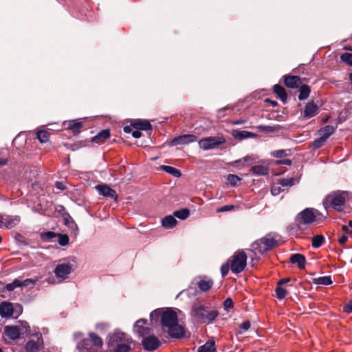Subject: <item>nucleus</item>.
I'll return each instance as SVG.
<instances>
[{"label": "nucleus", "instance_id": "nucleus-12", "mask_svg": "<svg viewBox=\"0 0 352 352\" xmlns=\"http://www.w3.org/2000/svg\"><path fill=\"white\" fill-rule=\"evenodd\" d=\"M111 137V131L109 129L100 131L96 135L92 137L90 140H85L79 142L80 146H87V142H91L98 145L103 144Z\"/></svg>", "mask_w": 352, "mask_h": 352}, {"label": "nucleus", "instance_id": "nucleus-8", "mask_svg": "<svg viewBox=\"0 0 352 352\" xmlns=\"http://www.w3.org/2000/svg\"><path fill=\"white\" fill-rule=\"evenodd\" d=\"M278 246V241L272 236L271 234H267L265 236L258 239L252 244L253 248L261 254H263Z\"/></svg>", "mask_w": 352, "mask_h": 352}, {"label": "nucleus", "instance_id": "nucleus-57", "mask_svg": "<svg viewBox=\"0 0 352 352\" xmlns=\"http://www.w3.org/2000/svg\"><path fill=\"white\" fill-rule=\"evenodd\" d=\"M258 128L260 131L265 132H273L276 129V127L272 126H259Z\"/></svg>", "mask_w": 352, "mask_h": 352}, {"label": "nucleus", "instance_id": "nucleus-14", "mask_svg": "<svg viewBox=\"0 0 352 352\" xmlns=\"http://www.w3.org/2000/svg\"><path fill=\"white\" fill-rule=\"evenodd\" d=\"M73 271V265L70 263H61L56 265L54 272L57 278L65 280Z\"/></svg>", "mask_w": 352, "mask_h": 352}, {"label": "nucleus", "instance_id": "nucleus-58", "mask_svg": "<svg viewBox=\"0 0 352 352\" xmlns=\"http://www.w3.org/2000/svg\"><path fill=\"white\" fill-rule=\"evenodd\" d=\"M234 208V206L233 205H226V206L221 207L220 208H218L217 210V211L218 212H223L230 211V210H232Z\"/></svg>", "mask_w": 352, "mask_h": 352}, {"label": "nucleus", "instance_id": "nucleus-6", "mask_svg": "<svg viewBox=\"0 0 352 352\" xmlns=\"http://www.w3.org/2000/svg\"><path fill=\"white\" fill-rule=\"evenodd\" d=\"M23 306L19 303L3 301L0 303V316L2 318L16 319L23 313Z\"/></svg>", "mask_w": 352, "mask_h": 352}, {"label": "nucleus", "instance_id": "nucleus-5", "mask_svg": "<svg viewBox=\"0 0 352 352\" xmlns=\"http://www.w3.org/2000/svg\"><path fill=\"white\" fill-rule=\"evenodd\" d=\"M247 254L243 250H238L228 259L230 270L234 274L242 272L247 265Z\"/></svg>", "mask_w": 352, "mask_h": 352}, {"label": "nucleus", "instance_id": "nucleus-1", "mask_svg": "<svg viewBox=\"0 0 352 352\" xmlns=\"http://www.w3.org/2000/svg\"><path fill=\"white\" fill-rule=\"evenodd\" d=\"M151 323H157L159 320L162 332L167 333L166 338L179 339L184 337L185 331L179 324L177 313L172 308H158L150 314Z\"/></svg>", "mask_w": 352, "mask_h": 352}, {"label": "nucleus", "instance_id": "nucleus-21", "mask_svg": "<svg viewBox=\"0 0 352 352\" xmlns=\"http://www.w3.org/2000/svg\"><path fill=\"white\" fill-rule=\"evenodd\" d=\"M198 137L192 134H184L175 137L172 140L173 145L187 144L195 142L197 140Z\"/></svg>", "mask_w": 352, "mask_h": 352}, {"label": "nucleus", "instance_id": "nucleus-3", "mask_svg": "<svg viewBox=\"0 0 352 352\" xmlns=\"http://www.w3.org/2000/svg\"><path fill=\"white\" fill-rule=\"evenodd\" d=\"M16 325H7L3 329V337L9 340H16L21 336L30 333V326L25 320H19Z\"/></svg>", "mask_w": 352, "mask_h": 352}, {"label": "nucleus", "instance_id": "nucleus-54", "mask_svg": "<svg viewBox=\"0 0 352 352\" xmlns=\"http://www.w3.org/2000/svg\"><path fill=\"white\" fill-rule=\"evenodd\" d=\"M223 307L225 308V309H232L234 307V302H233V300L231 298H227L224 301H223Z\"/></svg>", "mask_w": 352, "mask_h": 352}, {"label": "nucleus", "instance_id": "nucleus-35", "mask_svg": "<svg viewBox=\"0 0 352 352\" xmlns=\"http://www.w3.org/2000/svg\"><path fill=\"white\" fill-rule=\"evenodd\" d=\"M51 133L48 130H38L36 132V138L41 143H46L50 140Z\"/></svg>", "mask_w": 352, "mask_h": 352}, {"label": "nucleus", "instance_id": "nucleus-36", "mask_svg": "<svg viewBox=\"0 0 352 352\" xmlns=\"http://www.w3.org/2000/svg\"><path fill=\"white\" fill-rule=\"evenodd\" d=\"M276 296L278 300H283L288 294L287 290L283 287V285L276 283L275 289Z\"/></svg>", "mask_w": 352, "mask_h": 352}, {"label": "nucleus", "instance_id": "nucleus-34", "mask_svg": "<svg viewBox=\"0 0 352 352\" xmlns=\"http://www.w3.org/2000/svg\"><path fill=\"white\" fill-rule=\"evenodd\" d=\"M312 283L316 285H330L333 280L331 276H325L313 278Z\"/></svg>", "mask_w": 352, "mask_h": 352}, {"label": "nucleus", "instance_id": "nucleus-44", "mask_svg": "<svg viewBox=\"0 0 352 352\" xmlns=\"http://www.w3.org/2000/svg\"><path fill=\"white\" fill-rule=\"evenodd\" d=\"M162 169L166 173H170L177 177H180L182 175L179 169L170 166H162Z\"/></svg>", "mask_w": 352, "mask_h": 352}, {"label": "nucleus", "instance_id": "nucleus-63", "mask_svg": "<svg viewBox=\"0 0 352 352\" xmlns=\"http://www.w3.org/2000/svg\"><path fill=\"white\" fill-rule=\"evenodd\" d=\"M291 280L290 278H284L282 279H280L277 283H278L280 285H285L287 283H289Z\"/></svg>", "mask_w": 352, "mask_h": 352}, {"label": "nucleus", "instance_id": "nucleus-61", "mask_svg": "<svg viewBox=\"0 0 352 352\" xmlns=\"http://www.w3.org/2000/svg\"><path fill=\"white\" fill-rule=\"evenodd\" d=\"M132 136L134 138H140L142 136V133L140 130L136 129L132 132Z\"/></svg>", "mask_w": 352, "mask_h": 352}, {"label": "nucleus", "instance_id": "nucleus-4", "mask_svg": "<svg viewBox=\"0 0 352 352\" xmlns=\"http://www.w3.org/2000/svg\"><path fill=\"white\" fill-rule=\"evenodd\" d=\"M89 338H83L77 344L79 352H96L103 345L102 339L94 332L88 334Z\"/></svg>", "mask_w": 352, "mask_h": 352}, {"label": "nucleus", "instance_id": "nucleus-59", "mask_svg": "<svg viewBox=\"0 0 352 352\" xmlns=\"http://www.w3.org/2000/svg\"><path fill=\"white\" fill-rule=\"evenodd\" d=\"M55 186L60 190H64L66 189V186L62 182H59V181L56 182Z\"/></svg>", "mask_w": 352, "mask_h": 352}, {"label": "nucleus", "instance_id": "nucleus-53", "mask_svg": "<svg viewBox=\"0 0 352 352\" xmlns=\"http://www.w3.org/2000/svg\"><path fill=\"white\" fill-rule=\"evenodd\" d=\"M292 164V161L290 159L278 160L274 162V165H275V166H279L281 164L291 166Z\"/></svg>", "mask_w": 352, "mask_h": 352}, {"label": "nucleus", "instance_id": "nucleus-33", "mask_svg": "<svg viewBox=\"0 0 352 352\" xmlns=\"http://www.w3.org/2000/svg\"><path fill=\"white\" fill-rule=\"evenodd\" d=\"M299 95L298 99L300 100H304L308 98L311 93L310 87L307 85H300L299 87Z\"/></svg>", "mask_w": 352, "mask_h": 352}, {"label": "nucleus", "instance_id": "nucleus-7", "mask_svg": "<svg viewBox=\"0 0 352 352\" xmlns=\"http://www.w3.org/2000/svg\"><path fill=\"white\" fill-rule=\"evenodd\" d=\"M193 312L198 322L207 324L212 323L219 315L217 310L208 311L207 308L202 305L195 307Z\"/></svg>", "mask_w": 352, "mask_h": 352}, {"label": "nucleus", "instance_id": "nucleus-15", "mask_svg": "<svg viewBox=\"0 0 352 352\" xmlns=\"http://www.w3.org/2000/svg\"><path fill=\"white\" fill-rule=\"evenodd\" d=\"M60 211H63L62 217L63 219L64 225L67 226L69 229L71 230L72 233H74V235H77L78 232V228L76 223L70 216V214L65 210V208L63 206H60Z\"/></svg>", "mask_w": 352, "mask_h": 352}, {"label": "nucleus", "instance_id": "nucleus-55", "mask_svg": "<svg viewBox=\"0 0 352 352\" xmlns=\"http://www.w3.org/2000/svg\"><path fill=\"white\" fill-rule=\"evenodd\" d=\"M342 309L344 313H352V300H350L346 304L344 305Z\"/></svg>", "mask_w": 352, "mask_h": 352}, {"label": "nucleus", "instance_id": "nucleus-32", "mask_svg": "<svg viewBox=\"0 0 352 352\" xmlns=\"http://www.w3.org/2000/svg\"><path fill=\"white\" fill-rule=\"evenodd\" d=\"M197 352H216L214 341H207L198 348Z\"/></svg>", "mask_w": 352, "mask_h": 352}, {"label": "nucleus", "instance_id": "nucleus-46", "mask_svg": "<svg viewBox=\"0 0 352 352\" xmlns=\"http://www.w3.org/2000/svg\"><path fill=\"white\" fill-rule=\"evenodd\" d=\"M326 142V140L320 136L312 142L311 146L314 149L320 148L324 145Z\"/></svg>", "mask_w": 352, "mask_h": 352}, {"label": "nucleus", "instance_id": "nucleus-24", "mask_svg": "<svg viewBox=\"0 0 352 352\" xmlns=\"http://www.w3.org/2000/svg\"><path fill=\"white\" fill-rule=\"evenodd\" d=\"M133 128L140 131H149L152 129V125L147 120L133 119L131 120Z\"/></svg>", "mask_w": 352, "mask_h": 352}, {"label": "nucleus", "instance_id": "nucleus-29", "mask_svg": "<svg viewBox=\"0 0 352 352\" xmlns=\"http://www.w3.org/2000/svg\"><path fill=\"white\" fill-rule=\"evenodd\" d=\"M273 91L283 102H286L287 99V94L283 86L276 84L274 85Z\"/></svg>", "mask_w": 352, "mask_h": 352}, {"label": "nucleus", "instance_id": "nucleus-49", "mask_svg": "<svg viewBox=\"0 0 352 352\" xmlns=\"http://www.w3.org/2000/svg\"><path fill=\"white\" fill-rule=\"evenodd\" d=\"M271 155L275 158H282L287 156L288 154L287 153V150L280 149L272 152Z\"/></svg>", "mask_w": 352, "mask_h": 352}, {"label": "nucleus", "instance_id": "nucleus-27", "mask_svg": "<svg viewBox=\"0 0 352 352\" xmlns=\"http://www.w3.org/2000/svg\"><path fill=\"white\" fill-rule=\"evenodd\" d=\"M213 280L210 278H207L206 276L201 278L197 282V287L200 291L206 292L209 291L213 286Z\"/></svg>", "mask_w": 352, "mask_h": 352}, {"label": "nucleus", "instance_id": "nucleus-39", "mask_svg": "<svg viewBox=\"0 0 352 352\" xmlns=\"http://www.w3.org/2000/svg\"><path fill=\"white\" fill-rule=\"evenodd\" d=\"M255 162V159L252 157L247 155L242 159L236 160L234 163V164H241L243 166H248L252 165Z\"/></svg>", "mask_w": 352, "mask_h": 352}, {"label": "nucleus", "instance_id": "nucleus-52", "mask_svg": "<svg viewBox=\"0 0 352 352\" xmlns=\"http://www.w3.org/2000/svg\"><path fill=\"white\" fill-rule=\"evenodd\" d=\"M281 186L274 184L271 188V192L273 195H278L280 192L284 191V189L281 188Z\"/></svg>", "mask_w": 352, "mask_h": 352}, {"label": "nucleus", "instance_id": "nucleus-22", "mask_svg": "<svg viewBox=\"0 0 352 352\" xmlns=\"http://www.w3.org/2000/svg\"><path fill=\"white\" fill-rule=\"evenodd\" d=\"M318 106L314 102V100L308 102L303 111V117L305 118H311L314 117L318 113Z\"/></svg>", "mask_w": 352, "mask_h": 352}, {"label": "nucleus", "instance_id": "nucleus-18", "mask_svg": "<svg viewBox=\"0 0 352 352\" xmlns=\"http://www.w3.org/2000/svg\"><path fill=\"white\" fill-rule=\"evenodd\" d=\"M86 120V118L69 120L68 121L67 129L71 130L74 135H77L84 128V123Z\"/></svg>", "mask_w": 352, "mask_h": 352}, {"label": "nucleus", "instance_id": "nucleus-23", "mask_svg": "<svg viewBox=\"0 0 352 352\" xmlns=\"http://www.w3.org/2000/svg\"><path fill=\"white\" fill-rule=\"evenodd\" d=\"M289 262L292 264H297L299 270H305L306 267L307 260L305 256L300 253H296L291 255Z\"/></svg>", "mask_w": 352, "mask_h": 352}, {"label": "nucleus", "instance_id": "nucleus-9", "mask_svg": "<svg viewBox=\"0 0 352 352\" xmlns=\"http://www.w3.org/2000/svg\"><path fill=\"white\" fill-rule=\"evenodd\" d=\"M316 215L314 208H307L301 211L296 217L298 226L300 224H311L316 221Z\"/></svg>", "mask_w": 352, "mask_h": 352}, {"label": "nucleus", "instance_id": "nucleus-51", "mask_svg": "<svg viewBox=\"0 0 352 352\" xmlns=\"http://www.w3.org/2000/svg\"><path fill=\"white\" fill-rule=\"evenodd\" d=\"M230 269V263L227 261L225 263H223L221 267V273L223 277H225L229 272Z\"/></svg>", "mask_w": 352, "mask_h": 352}, {"label": "nucleus", "instance_id": "nucleus-43", "mask_svg": "<svg viewBox=\"0 0 352 352\" xmlns=\"http://www.w3.org/2000/svg\"><path fill=\"white\" fill-rule=\"evenodd\" d=\"M57 234L52 231L43 232L40 234V237L43 241H49L56 237Z\"/></svg>", "mask_w": 352, "mask_h": 352}, {"label": "nucleus", "instance_id": "nucleus-41", "mask_svg": "<svg viewBox=\"0 0 352 352\" xmlns=\"http://www.w3.org/2000/svg\"><path fill=\"white\" fill-rule=\"evenodd\" d=\"M296 182V180L294 177L283 178L278 180V184L282 187L287 188L294 186Z\"/></svg>", "mask_w": 352, "mask_h": 352}, {"label": "nucleus", "instance_id": "nucleus-42", "mask_svg": "<svg viewBox=\"0 0 352 352\" xmlns=\"http://www.w3.org/2000/svg\"><path fill=\"white\" fill-rule=\"evenodd\" d=\"M251 327V322L250 320H246L243 322L241 324L239 325L236 329V335L243 334L245 331L250 329Z\"/></svg>", "mask_w": 352, "mask_h": 352}, {"label": "nucleus", "instance_id": "nucleus-64", "mask_svg": "<svg viewBox=\"0 0 352 352\" xmlns=\"http://www.w3.org/2000/svg\"><path fill=\"white\" fill-rule=\"evenodd\" d=\"M286 170H287L286 168L280 167V168L275 170L274 174L275 175H281V174H283L285 172H286Z\"/></svg>", "mask_w": 352, "mask_h": 352}, {"label": "nucleus", "instance_id": "nucleus-40", "mask_svg": "<svg viewBox=\"0 0 352 352\" xmlns=\"http://www.w3.org/2000/svg\"><path fill=\"white\" fill-rule=\"evenodd\" d=\"M173 214L178 219L184 220L189 217L190 210L188 208H182L180 210L175 211Z\"/></svg>", "mask_w": 352, "mask_h": 352}, {"label": "nucleus", "instance_id": "nucleus-17", "mask_svg": "<svg viewBox=\"0 0 352 352\" xmlns=\"http://www.w3.org/2000/svg\"><path fill=\"white\" fill-rule=\"evenodd\" d=\"M96 189L98 191V193L100 195H102L106 197H111L115 201H118V195L116 191L114 189L111 188L108 185H107L105 184H98L96 186Z\"/></svg>", "mask_w": 352, "mask_h": 352}, {"label": "nucleus", "instance_id": "nucleus-20", "mask_svg": "<svg viewBox=\"0 0 352 352\" xmlns=\"http://www.w3.org/2000/svg\"><path fill=\"white\" fill-rule=\"evenodd\" d=\"M129 338L123 332H115L109 336L108 345L109 347H114L121 343L125 342Z\"/></svg>", "mask_w": 352, "mask_h": 352}, {"label": "nucleus", "instance_id": "nucleus-60", "mask_svg": "<svg viewBox=\"0 0 352 352\" xmlns=\"http://www.w3.org/2000/svg\"><path fill=\"white\" fill-rule=\"evenodd\" d=\"M342 230L344 232V234H349V236L352 235V231L349 230L348 226L346 225L342 226Z\"/></svg>", "mask_w": 352, "mask_h": 352}, {"label": "nucleus", "instance_id": "nucleus-28", "mask_svg": "<svg viewBox=\"0 0 352 352\" xmlns=\"http://www.w3.org/2000/svg\"><path fill=\"white\" fill-rule=\"evenodd\" d=\"M336 130V126L332 125H326L318 129V133L320 136L327 140L329 138L335 133Z\"/></svg>", "mask_w": 352, "mask_h": 352}, {"label": "nucleus", "instance_id": "nucleus-45", "mask_svg": "<svg viewBox=\"0 0 352 352\" xmlns=\"http://www.w3.org/2000/svg\"><path fill=\"white\" fill-rule=\"evenodd\" d=\"M227 180L232 186H236L241 182V178L236 175L229 174Z\"/></svg>", "mask_w": 352, "mask_h": 352}, {"label": "nucleus", "instance_id": "nucleus-26", "mask_svg": "<svg viewBox=\"0 0 352 352\" xmlns=\"http://www.w3.org/2000/svg\"><path fill=\"white\" fill-rule=\"evenodd\" d=\"M30 283H34V281L31 278H27L23 281H21L20 280L16 278L13 280V282L7 284L5 287V289L8 292H12L16 287L27 286Z\"/></svg>", "mask_w": 352, "mask_h": 352}, {"label": "nucleus", "instance_id": "nucleus-30", "mask_svg": "<svg viewBox=\"0 0 352 352\" xmlns=\"http://www.w3.org/2000/svg\"><path fill=\"white\" fill-rule=\"evenodd\" d=\"M133 340L131 338L128 339L125 342L121 343L113 348V352H130L131 350V344Z\"/></svg>", "mask_w": 352, "mask_h": 352}, {"label": "nucleus", "instance_id": "nucleus-62", "mask_svg": "<svg viewBox=\"0 0 352 352\" xmlns=\"http://www.w3.org/2000/svg\"><path fill=\"white\" fill-rule=\"evenodd\" d=\"M132 126H131V122L130 123V125L129 126H124V128H123V131L124 133H132Z\"/></svg>", "mask_w": 352, "mask_h": 352}, {"label": "nucleus", "instance_id": "nucleus-37", "mask_svg": "<svg viewBox=\"0 0 352 352\" xmlns=\"http://www.w3.org/2000/svg\"><path fill=\"white\" fill-rule=\"evenodd\" d=\"M177 220L173 216H166L162 220V226L165 228H172L177 225Z\"/></svg>", "mask_w": 352, "mask_h": 352}, {"label": "nucleus", "instance_id": "nucleus-56", "mask_svg": "<svg viewBox=\"0 0 352 352\" xmlns=\"http://www.w3.org/2000/svg\"><path fill=\"white\" fill-rule=\"evenodd\" d=\"M349 236H350L349 234H343L339 239H338V243L341 246H344L345 243H346Z\"/></svg>", "mask_w": 352, "mask_h": 352}, {"label": "nucleus", "instance_id": "nucleus-25", "mask_svg": "<svg viewBox=\"0 0 352 352\" xmlns=\"http://www.w3.org/2000/svg\"><path fill=\"white\" fill-rule=\"evenodd\" d=\"M43 343V338L41 333H38L36 341L33 340H28L25 346V350L28 352H38L40 350V345Z\"/></svg>", "mask_w": 352, "mask_h": 352}, {"label": "nucleus", "instance_id": "nucleus-48", "mask_svg": "<svg viewBox=\"0 0 352 352\" xmlns=\"http://www.w3.org/2000/svg\"><path fill=\"white\" fill-rule=\"evenodd\" d=\"M341 60L347 64L349 66L352 67V54L349 52H345L342 54L340 56Z\"/></svg>", "mask_w": 352, "mask_h": 352}, {"label": "nucleus", "instance_id": "nucleus-10", "mask_svg": "<svg viewBox=\"0 0 352 352\" xmlns=\"http://www.w3.org/2000/svg\"><path fill=\"white\" fill-rule=\"evenodd\" d=\"M223 138L220 137H208L201 139L199 141L200 148L204 150H210L214 148L219 145L225 143Z\"/></svg>", "mask_w": 352, "mask_h": 352}, {"label": "nucleus", "instance_id": "nucleus-19", "mask_svg": "<svg viewBox=\"0 0 352 352\" xmlns=\"http://www.w3.org/2000/svg\"><path fill=\"white\" fill-rule=\"evenodd\" d=\"M283 78L284 85L289 89L298 88L302 83L301 78L298 76L284 75Z\"/></svg>", "mask_w": 352, "mask_h": 352}, {"label": "nucleus", "instance_id": "nucleus-47", "mask_svg": "<svg viewBox=\"0 0 352 352\" xmlns=\"http://www.w3.org/2000/svg\"><path fill=\"white\" fill-rule=\"evenodd\" d=\"M56 237L58 238V243L61 246H65L69 244V238L67 234L58 233Z\"/></svg>", "mask_w": 352, "mask_h": 352}, {"label": "nucleus", "instance_id": "nucleus-13", "mask_svg": "<svg viewBox=\"0 0 352 352\" xmlns=\"http://www.w3.org/2000/svg\"><path fill=\"white\" fill-rule=\"evenodd\" d=\"M20 221L19 216L0 214V228L11 229L18 225Z\"/></svg>", "mask_w": 352, "mask_h": 352}, {"label": "nucleus", "instance_id": "nucleus-2", "mask_svg": "<svg viewBox=\"0 0 352 352\" xmlns=\"http://www.w3.org/2000/svg\"><path fill=\"white\" fill-rule=\"evenodd\" d=\"M352 199V192L337 190L328 193L322 201L327 211L334 210L338 212L344 211L346 204Z\"/></svg>", "mask_w": 352, "mask_h": 352}, {"label": "nucleus", "instance_id": "nucleus-11", "mask_svg": "<svg viewBox=\"0 0 352 352\" xmlns=\"http://www.w3.org/2000/svg\"><path fill=\"white\" fill-rule=\"evenodd\" d=\"M143 349L147 351H154L161 346V341L154 335H148L143 337L142 340Z\"/></svg>", "mask_w": 352, "mask_h": 352}, {"label": "nucleus", "instance_id": "nucleus-31", "mask_svg": "<svg viewBox=\"0 0 352 352\" xmlns=\"http://www.w3.org/2000/svg\"><path fill=\"white\" fill-rule=\"evenodd\" d=\"M250 172L255 175H268V168L263 165H256L252 166Z\"/></svg>", "mask_w": 352, "mask_h": 352}, {"label": "nucleus", "instance_id": "nucleus-50", "mask_svg": "<svg viewBox=\"0 0 352 352\" xmlns=\"http://www.w3.org/2000/svg\"><path fill=\"white\" fill-rule=\"evenodd\" d=\"M251 133L246 131H235L234 133H233L235 138H239L240 139H243L250 137Z\"/></svg>", "mask_w": 352, "mask_h": 352}, {"label": "nucleus", "instance_id": "nucleus-16", "mask_svg": "<svg viewBox=\"0 0 352 352\" xmlns=\"http://www.w3.org/2000/svg\"><path fill=\"white\" fill-rule=\"evenodd\" d=\"M147 322V320L145 318H140L135 322L134 332L140 337L143 338L150 333L151 328L146 326Z\"/></svg>", "mask_w": 352, "mask_h": 352}, {"label": "nucleus", "instance_id": "nucleus-38", "mask_svg": "<svg viewBox=\"0 0 352 352\" xmlns=\"http://www.w3.org/2000/svg\"><path fill=\"white\" fill-rule=\"evenodd\" d=\"M325 242V239L322 234H317L314 236L311 239V246L314 248H318L322 246Z\"/></svg>", "mask_w": 352, "mask_h": 352}]
</instances>
